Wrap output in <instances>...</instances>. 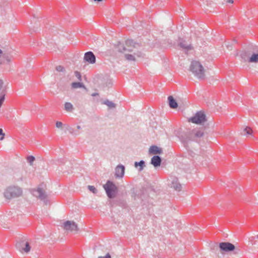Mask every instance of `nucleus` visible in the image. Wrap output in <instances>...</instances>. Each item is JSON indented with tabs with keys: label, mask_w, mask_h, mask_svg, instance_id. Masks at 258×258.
I'll use <instances>...</instances> for the list:
<instances>
[{
	"label": "nucleus",
	"mask_w": 258,
	"mask_h": 258,
	"mask_svg": "<svg viewBox=\"0 0 258 258\" xmlns=\"http://www.w3.org/2000/svg\"><path fill=\"white\" fill-rule=\"evenodd\" d=\"M168 100L169 101V106L171 108H176L177 107V103L172 96H169L168 98Z\"/></svg>",
	"instance_id": "16"
},
{
	"label": "nucleus",
	"mask_w": 258,
	"mask_h": 258,
	"mask_svg": "<svg viewBox=\"0 0 258 258\" xmlns=\"http://www.w3.org/2000/svg\"><path fill=\"white\" fill-rule=\"evenodd\" d=\"M5 137V134L3 133V131L2 128H0V140L2 141L4 139Z\"/></svg>",
	"instance_id": "27"
},
{
	"label": "nucleus",
	"mask_w": 258,
	"mask_h": 258,
	"mask_svg": "<svg viewBox=\"0 0 258 258\" xmlns=\"http://www.w3.org/2000/svg\"><path fill=\"white\" fill-rule=\"evenodd\" d=\"M96 95H97V94H92V96H95Z\"/></svg>",
	"instance_id": "32"
},
{
	"label": "nucleus",
	"mask_w": 258,
	"mask_h": 258,
	"mask_svg": "<svg viewBox=\"0 0 258 258\" xmlns=\"http://www.w3.org/2000/svg\"><path fill=\"white\" fill-rule=\"evenodd\" d=\"M149 152L152 154H160L161 153V150L157 146H152L149 149Z\"/></svg>",
	"instance_id": "19"
},
{
	"label": "nucleus",
	"mask_w": 258,
	"mask_h": 258,
	"mask_svg": "<svg viewBox=\"0 0 258 258\" xmlns=\"http://www.w3.org/2000/svg\"><path fill=\"white\" fill-rule=\"evenodd\" d=\"M56 69L58 72H63L64 70V68L61 66L56 67Z\"/></svg>",
	"instance_id": "28"
},
{
	"label": "nucleus",
	"mask_w": 258,
	"mask_h": 258,
	"mask_svg": "<svg viewBox=\"0 0 258 258\" xmlns=\"http://www.w3.org/2000/svg\"><path fill=\"white\" fill-rule=\"evenodd\" d=\"M84 59L90 63H94L95 62V56L92 52H88L85 54Z\"/></svg>",
	"instance_id": "13"
},
{
	"label": "nucleus",
	"mask_w": 258,
	"mask_h": 258,
	"mask_svg": "<svg viewBox=\"0 0 258 258\" xmlns=\"http://www.w3.org/2000/svg\"><path fill=\"white\" fill-rule=\"evenodd\" d=\"M135 166L136 167H137L138 166H140V170L141 171L143 169V167L144 166V162L143 161H141L139 163L136 162H135Z\"/></svg>",
	"instance_id": "23"
},
{
	"label": "nucleus",
	"mask_w": 258,
	"mask_h": 258,
	"mask_svg": "<svg viewBox=\"0 0 258 258\" xmlns=\"http://www.w3.org/2000/svg\"><path fill=\"white\" fill-rule=\"evenodd\" d=\"M104 104L107 105L109 108H114L115 107V105L113 102L108 100L105 101Z\"/></svg>",
	"instance_id": "24"
},
{
	"label": "nucleus",
	"mask_w": 258,
	"mask_h": 258,
	"mask_svg": "<svg viewBox=\"0 0 258 258\" xmlns=\"http://www.w3.org/2000/svg\"><path fill=\"white\" fill-rule=\"evenodd\" d=\"M178 45L182 50L186 52H187L193 49V47L190 44L188 43L185 40H183L181 38L179 39Z\"/></svg>",
	"instance_id": "10"
},
{
	"label": "nucleus",
	"mask_w": 258,
	"mask_h": 258,
	"mask_svg": "<svg viewBox=\"0 0 258 258\" xmlns=\"http://www.w3.org/2000/svg\"><path fill=\"white\" fill-rule=\"evenodd\" d=\"M88 188L89 189V190L92 192L93 193L96 194L97 192V189L94 186L89 185L88 186Z\"/></svg>",
	"instance_id": "25"
},
{
	"label": "nucleus",
	"mask_w": 258,
	"mask_h": 258,
	"mask_svg": "<svg viewBox=\"0 0 258 258\" xmlns=\"http://www.w3.org/2000/svg\"><path fill=\"white\" fill-rule=\"evenodd\" d=\"M190 71L200 79L204 78L205 76V70L201 63L198 61H192L190 67Z\"/></svg>",
	"instance_id": "3"
},
{
	"label": "nucleus",
	"mask_w": 258,
	"mask_h": 258,
	"mask_svg": "<svg viewBox=\"0 0 258 258\" xmlns=\"http://www.w3.org/2000/svg\"><path fill=\"white\" fill-rule=\"evenodd\" d=\"M227 2L228 3L232 4L233 3V0H228Z\"/></svg>",
	"instance_id": "31"
},
{
	"label": "nucleus",
	"mask_w": 258,
	"mask_h": 258,
	"mask_svg": "<svg viewBox=\"0 0 258 258\" xmlns=\"http://www.w3.org/2000/svg\"><path fill=\"white\" fill-rule=\"evenodd\" d=\"M75 75L79 81H82V76H81V74L79 72H77V71L75 72Z\"/></svg>",
	"instance_id": "26"
},
{
	"label": "nucleus",
	"mask_w": 258,
	"mask_h": 258,
	"mask_svg": "<svg viewBox=\"0 0 258 258\" xmlns=\"http://www.w3.org/2000/svg\"><path fill=\"white\" fill-rule=\"evenodd\" d=\"M63 227L64 230L72 232H77L79 228L77 224L73 221H67L63 224Z\"/></svg>",
	"instance_id": "8"
},
{
	"label": "nucleus",
	"mask_w": 258,
	"mask_h": 258,
	"mask_svg": "<svg viewBox=\"0 0 258 258\" xmlns=\"http://www.w3.org/2000/svg\"><path fill=\"white\" fill-rule=\"evenodd\" d=\"M219 247L222 251L228 252L234 250L235 246L229 242H222L219 244Z\"/></svg>",
	"instance_id": "11"
},
{
	"label": "nucleus",
	"mask_w": 258,
	"mask_h": 258,
	"mask_svg": "<svg viewBox=\"0 0 258 258\" xmlns=\"http://www.w3.org/2000/svg\"><path fill=\"white\" fill-rule=\"evenodd\" d=\"M34 160L35 158L33 156H29L28 157V161L31 163H32L34 161Z\"/></svg>",
	"instance_id": "30"
},
{
	"label": "nucleus",
	"mask_w": 258,
	"mask_h": 258,
	"mask_svg": "<svg viewBox=\"0 0 258 258\" xmlns=\"http://www.w3.org/2000/svg\"><path fill=\"white\" fill-rule=\"evenodd\" d=\"M5 196L7 199L18 198L22 195V189L18 186H10L5 190Z\"/></svg>",
	"instance_id": "4"
},
{
	"label": "nucleus",
	"mask_w": 258,
	"mask_h": 258,
	"mask_svg": "<svg viewBox=\"0 0 258 258\" xmlns=\"http://www.w3.org/2000/svg\"><path fill=\"white\" fill-rule=\"evenodd\" d=\"M118 50L122 56L127 61H136L142 56L140 47L132 41H126L125 44H119Z\"/></svg>",
	"instance_id": "1"
},
{
	"label": "nucleus",
	"mask_w": 258,
	"mask_h": 258,
	"mask_svg": "<svg viewBox=\"0 0 258 258\" xmlns=\"http://www.w3.org/2000/svg\"><path fill=\"white\" fill-rule=\"evenodd\" d=\"M161 162V160L158 156H154L151 159V164H153L154 167L159 166L160 165Z\"/></svg>",
	"instance_id": "15"
},
{
	"label": "nucleus",
	"mask_w": 258,
	"mask_h": 258,
	"mask_svg": "<svg viewBox=\"0 0 258 258\" xmlns=\"http://www.w3.org/2000/svg\"><path fill=\"white\" fill-rule=\"evenodd\" d=\"M101 251L105 253V256L100 255L98 257V258H111V255L109 252L108 251L107 249L106 248H103L101 249Z\"/></svg>",
	"instance_id": "21"
},
{
	"label": "nucleus",
	"mask_w": 258,
	"mask_h": 258,
	"mask_svg": "<svg viewBox=\"0 0 258 258\" xmlns=\"http://www.w3.org/2000/svg\"><path fill=\"white\" fill-rule=\"evenodd\" d=\"M14 52L13 50L9 51H4L3 57L0 58V63L3 64H6L9 63L12 58V53Z\"/></svg>",
	"instance_id": "9"
},
{
	"label": "nucleus",
	"mask_w": 258,
	"mask_h": 258,
	"mask_svg": "<svg viewBox=\"0 0 258 258\" xmlns=\"http://www.w3.org/2000/svg\"><path fill=\"white\" fill-rule=\"evenodd\" d=\"M17 248L22 253H28L31 249L30 242L27 240H24L18 242L16 244Z\"/></svg>",
	"instance_id": "6"
},
{
	"label": "nucleus",
	"mask_w": 258,
	"mask_h": 258,
	"mask_svg": "<svg viewBox=\"0 0 258 258\" xmlns=\"http://www.w3.org/2000/svg\"><path fill=\"white\" fill-rule=\"evenodd\" d=\"M242 61L248 64H258V52H243L241 53Z\"/></svg>",
	"instance_id": "2"
},
{
	"label": "nucleus",
	"mask_w": 258,
	"mask_h": 258,
	"mask_svg": "<svg viewBox=\"0 0 258 258\" xmlns=\"http://www.w3.org/2000/svg\"><path fill=\"white\" fill-rule=\"evenodd\" d=\"M206 115L204 112L199 111L189 119V121L196 124H201L206 121Z\"/></svg>",
	"instance_id": "7"
},
{
	"label": "nucleus",
	"mask_w": 258,
	"mask_h": 258,
	"mask_svg": "<svg viewBox=\"0 0 258 258\" xmlns=\"http://www.w3.org/2000/svg\"><path fill=\"white\" fill-rule=\"evenodd\" d=\"M33 194L39 198H40V199H42L44 198V193H43V190L40 189V188H38L36 190H33Z\"/></svg>",
	"instance_id": "17"
},
{
	"label": "nucleus",
	"mask_w": 258,
	"mask_h": 258,
	"mask_svg": "<svg viewBox=\"0 0 258 258\" xmlns=\"http://www.w3.org/2000/svg\"><path fill=\"white\" fill-rule=\"evenodd\" d=\"M124 173V168L123 166L119 165L117 166L115 169V175L118 177H121Z\"/></svg>",
	"instance_id": "14"
},
{
	"label": "nucleus",
	"mask_w": 258,
	"mask_h": 258,
	"mask_svg": "<svg viewBox=\"0 0 258 258\" xmlns=\"http://www.w3.org/2000/svg\"><path fill=\"white\" fill-rule=\"evenodd\" d=\"M71 87L72 89H75L78 88H85V86L84 84L82 82H73L71 84Z\"/></svg>",
	"instance_id": "18"
},
{
	"label": "nucleus",
	"mask_w": 258,
	"mask_h": 258,
	"mask_svg": "<svg viewBox=\"0 0 258 258\" xmlns=\"http://www.w3.org/2000/svg\"><path fill=\"white\" fill-rule=\"evenodd\" d=\"M103 187L108 197L110 198L114 197L117 191V187L114 184L108 181L103 185Z\"/></svg>",
	"instance_id": "5"
},
{
	"label": "nucleus",
	"mask_w": 258,
	"mask_h": 258,
	"mask_svg": "<svg viewBox=\"0 0 258 258\" xmlns=\"http://www.w3.org/2000/svg\"><path fill=\"white\" fill-rule=\"evenodd\" d=\"M64 108L67 111L71 112L73 109V106L71 103L66 102L64 104Z\"/></svg>",
	"instance_id": "22"
},
{
	"label": "nucleus",
	"mask_w": 258,
	"mask_h": 258,
	"mask_svg": "<svg viewBox=\"0 0 258 258\" xmlns=\"http://www.w3.org/2000/svg\"><path fill=\"white\" fill-rule=\"evenodd\" d=\"M242 134L244 136L251 135L252 134V130L250 127L246 126L243 130Z\"/></svg>",
	"instance_id": "20"
},
{
	"label": "nucleus",
	"mask_w": 258,
	"mask_h": 258,
	"mask_svg": "<svg viewBox=\"0 0 258 258\" xmlns=\"http://www.w3.org/2000/svg\"><path fill=\"white\" fill-rule=\"evenodd\" d=\"M56 126L57 128H61L62 126V123L60 121H57L56 122Z\"/></svg>",
	"instance_id": "29"
},
{
	"label": "nucleus",
	"mask_w": 258,
	"mask_h": 258,
	"mask_svg": "<svg viewBox=\"0 0 258 258\" xmlns=\"http://www.w3.org/2000/svg\"><path fill=\"white\" fill-rule=\"evenodd\" d=\"M170 186L176 191H180L182 188L181 184L178 182V179L175 177L171 178Z\"/></svg>",
	"instance_id": "12"
}]
</instances>
